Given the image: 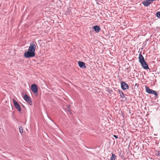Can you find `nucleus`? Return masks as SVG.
I'll return each instance as SVG.
<instances>
[{
    "mask_svg": "<svg viewBox=\"0 0 160 160\" xmlns=\"http://www.w3.org/2000/svg\"><path fill=\"white\" fill-rule=\"evenodd\" d=\"M35 53L28 50V51L25 52L24 54V57L27 58H32L34 57Z\"/></svg>",
    "mask_w": 160,
    "mask_h": 160,
    "instance_id": "nucleus-1",
    "label": "nucleus"
},
{
    "mask_svg": "<svg viewBox=\"0 0 160 160\" xmlns=\"http://www.w3.org/2000/svg\"><path fill=\"white\" fill-rule=\"evenodd\" d=\"M36 49V45L33 42H32L30 43V46L29 47L28 50L32 52L35 53Z\"/></svg>",
    "mask_w": 160,
    "mask_h": 160,
    "instance_id": "nucleus-2",
    "label": "nucleus"
},
{
    "mask_svg": "<svg viewBox=\"0 0 160 160\" xmlns=\"http://www.w3.org/2000/svg\"><path fill=\"white\" fill-rule=\"evenodd\" d=\"M12 101L15 107L20 112L22 110L20 105L14 99H13Z\"/></svg>",
    "mask_w": 160,
    "mask_h": 160,
    "instance_id": "nucleus-3",
    "label": "nucleus"
},
{
    "mask_svg": "<svg viewBox=\"0 0 160 160\" xmlns=\"http://www.w3.org/2000/svg\"><path fill=\"white\" fill-rule=\"evenodd\" d=\"M157 0H145L142 2V3L145 6H148L153 2Z\"/></svg>",
    "mask_w": 160,
    "mask_h": 160,
    "instance_id": "nucleus-4",
    "label": "nucleus"
},
{
    "mask_svg": "<svg viewBox=\"0 0 160 160\" xmlns=\"http://www.w3.org/2000/svg\"><path fill=\"white\" fill-rule=\"evenodd\" d=\"M121 88L123 90H126L128 89L129 88L128 85L124 82H121Z\"/></svg>",
    "mask_w": 160,
    "mask_h": 160,
    "instance_id": "nucleus-5",
    "label": "nucleus"
},
{
    "mask_svg": "<svg viewBox=\"0 0 160 160\" xmlns=\"http://www.w3.org/2000/svg\"><path fill=\"white\" fill-rule=\"evenodd\" d=\"M31 89L32 91L34 93L38 92V88L36 84H33L31 85Z\"/></svg>",
    "mask_w": 160,
    "mask_h": 160,
    "instance_id": "nucleus-6",
    "label": "nucleus"
},
{
    "mask_svg": "<svg viewBox=\"0 0 160 160\" xmlns=\"http://www.w3.org/2000/svg\"><path fill=\"white\" fill-rule=\"evenodd\" d=\"M24 100L28 103L31 105L32 102L30 98L28 97L27 95H25L23 97Z\"/></svg>",
    "mask_w": 160,
    "mask_h": 160,
    "instance_id": "nucleus-7",
    "label": "nucleus"
},
{
    "mask_svg": "<svg viewBox=\"0 0 160 160\" xmlns=\"http://www.w3.org/2000/svg\"><path fill=\"white\" fill-rule=\"evenodd\" d=\"M141 66L142 68L145 70L149 69L150 70L149 68V67L148 64L146 61L141 63Z\"/></svg>",
    "mask_w": 160,
    "mask_h": 160,
    "instance_id": "nucleus-8",
    "label": "nucleus"
},
{
    "mask_svg": "<svg viewBox=\"0 0 160 160\" xmlns=\"http://www.w3.org/2000/svg\"><path fill=\"white\" fill-rule=\"evenodd\" d=\"M138 59L139 62L140 63H141L145 61L143 57L141 54V52L139 54Z\"/></svg>",
    "mask_w": 160,
    "mask_h": 160,
    "instance_id": "nucleus-9",
    "label": "nucleus"
},
{
    "mask_svg": "<svg viewBox=\"0 0 160 160\" xmlns=\"http://www.w3.org/2000/svg\"><path fill=\"white\" fill-rule=\"evenodd\" d=\"M92 29L94 30L96 33L98 32L101 30V28L98 25H96L92 27Z\"/></svg>",
    "mask_w": 160,
    "mask_h": 160,
    "instance_id": "nucleus-10",
    "label": "nucleus"
},
{
    "mask_svg": "<svg viewBox=\"0 0 160 160\" xmlns=\"http://www.w3.org/2000/svg\"><path fill=\"white\" fill-rule=\"evenodd\" d=\"M78 64L79 67L81 68H86V66L85 65V63L82 61H78Z\"/></svg>",
    "mask_w": 160,
    "mask_h": 160,
    "instance_id": "nucleus-11",
    "label": "nucleus"
},
{
    "mask_svg": "<svg viewBox=\"0 0 160 160\" xmlns=\"http://www.w3.org/2000/svg\"><path fill=\"white\" fill-rule=\"evenodd\" d=\"M70 106L69 105L67 106V107L64 108L66 112L68 113H71V110L70 108Z\"/></svg>",
    "mask_w": 160,
    "mask_h": 160,
    "instance_id": "nucleus-12",
    "label": "nucleus"
},
{
    "mask_svg": "<svg viewBox=\"0 0 160 160\" xmlns=\"http://www.w3.org/2000/svg\"><path fill=\"white\" fill-rule=\"evenodd\" d=\"M146 92L147 93L150 94L152 89H150L148 86H146L145 87Z\"/></svg>",
    "mask_w": 160,
    "mask_h": 160,
    "instance_id": "nucleus-13",
    "label": "nucleus"
},
{
    "mask_svg": "<svg viewBox=\"0 0 160 160\" xmlns=\"http://www.w3.org/2000/svg\"><path fill=\"white\" fill-rule=\"evenodd\" d=\"M150 94L154 95L155 98H157L158 96V94L157 92L156 91L153 90H152L151 93Z\"/></svg>",
    "mask_w": 160,
    "mask_h": 160,
    "instance_id": "nucleus-14",
    "label": "nucleus"
},
{
    "mask_svg": "<svg viewBox=\"0 0 160 160\" xmlns=\"http://www.w3.org/2000/svg\"><path fill=\"white\" fill-rule=\"evenodd\" d=\"M111 154L112 155L110 158V160H115V159L116 158L115 155L113 153H112Z\"/></svg>",
    "mask_w": 160,
    "mask_h": 160,
    "instance_id": "nucleus-15",
    "label": "nucleus"
},
{
    "mask_svg": "<svg viewBox=\"0 0 160 160\" xmlns=\"http://www.w3.org/2000/svg\"><path fill=\"white\" fill-rule=\"evenodd\" d=\"M118 91L120 94L121 97L122 98H123L125 97V96L123 92L119 90Z\"/></svg>",
    "mask_w": 160,
    "mask_h": 160,
    "instance_id": "nucleus-16",
    "label": "nucleus"
},
{
    "mask_svg": "<svg viewBox=\"0 0 160 160\" xmlns=\"http://www.w3.org/2000/svg\"><path fill=\"white\" fill-rule=\"evenodd\" d=\"M156 17L158 18H160V12H158L156 14Z\"/></svg>",
    "mask_w": 160,
    "mask_h": 160,
    "instance_id": "nucleus-17",
    "label": "nucleus"
},
{
    "mask_svg": "<svg viewBox=\"0 0 160 160\" xmlns=\"http://www.w3.org/2000/svg\"><path fill=\"white\" fill-rule=\"evenodd\" d=\"M63 12L65 14H70V13L71 11H63Z\"/></svg>",
    "mask_w": 160,
    "mask_h": 160,
    "instance_id": "nucleus-18",
    "label": "nucleus"
},
{
    "mask_svg": "<svg viewBox=\"0 0 160 160\" xmlns=\"http://www.w3.org/2000/svg\"><path fill=\"white\" fill-rule=\"evenodd\" d=\"M19 130L20 133L23 132V129L22 127L19 128Z\"/></svg>",
    "mask_w": 160,
    "mask_h": 160,
    "instance_id": "nucleus-19",
    "label": "nucleus"
},
{
    "mask_svg": "<svg viewBox=\"0 0 160 160\" xmlns=\"http://www.w3.org/2000/svg\"><path fill=\"white\" fill-rule=\"evenodd\" d=\"M113 11V12H111V15L112 16V13H113V14L114 13H115V14H117V11Z\"/></svg>",
    "mask_w": 160,
    "mask_h": 160,
    "instance_id": "nucleus-20",
    "label": "nucleus"
},
{
    "mask_svg": "<svg viewBox=\"0 0 160 160\" xmlns=\"http://www.w3.org/2000/svg\"><path fill=\"white\" fill-rule=\"evenodd\" d=\"M158 157H159L160 156V151L158 152Z\"/></svg>",
    "mask_w": 160,
    "mask_h": 160,
    "instance_id": "nucleus-21",
    "label": "nucleus"
},
{
    "mask_svg": "<svg viewBox=\"0 0 160 160\" xmlns=\"http://www.w3.org/2000/svg\"><path fill=\"white\" fill-rule=\"evenodd\" d=\"M113 136L114 138H116V139L118 138V136L116 135H114Z\"/></svg>",
    "mask_w": 160,
    "mask_h": 160,
    "instance_id": "nucleus-22",
    "label": "nucleus"
}]
</instances>
